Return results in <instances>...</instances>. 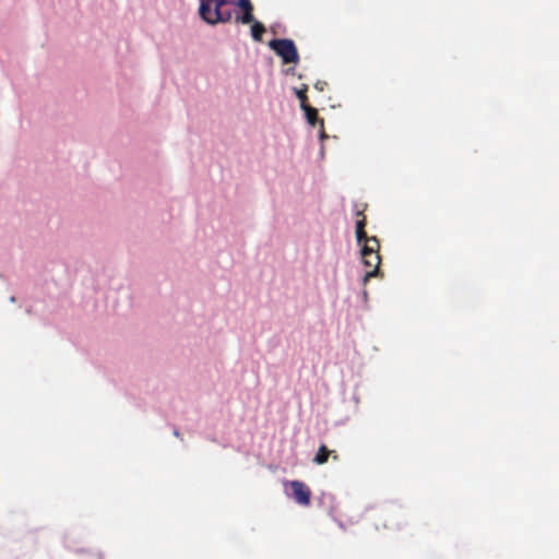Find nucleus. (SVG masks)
<instances>
[{
    "mask_svg": "<svg viewBox=\"0 0 559 559\" xmlns=\"http://www.w3.org/2000/svg\"><path fill=\"white\" fill-rule=\"evenodd\" d=\"M269 46L282 58L283 63H298L299 55L292 39H273Z\"/></svg>",
    "mask_w": 559,
    "mask_h": 559,
    "instance_id": "nucleus-1",
    "label": "nucleus"
},
{
    "mask_svg": "<svg viewBox=\"0 0 559 559\" xmlns=\"http://www.w3.org/2000/svg\"><path fill=\"white\" fill-rule=\"evenodd\" d=\"M226 3V0H218L215 9L212 11L211 7L205 1H201L199 9L201 17L209 24L230 21L231 13L223 11V7Z\"/></svg>",
    "mask_w": 559,
    "mask_h": 559,
    "instance_id": "nucleus-2",
    "label": "nucleus"
},
{
    "mask_svg": "<svg viewBox=\"0 0 559 559\" xmlns=\"http://www.w3.org/2000/svg\"><path fill=\"white\" fill-rule=\"evenodd\" d=\"M360 253L365 266L370 267L364 276V284H366L371 277L382 276V273L380 272V253L368 249H361Z\"/></svg>",
    "mask_w": 559,
    "mask_h": 559,
    "instance_id": "nucleus-3",
    "label": "nucleus"
},
{
    "mask_svg": "<svg viewBox=\"0 0 559 559\" xmlns=\"http://www.w3.org/2000/svg\"><path fill=\"white\" fill-rule=\"evenodd\" d=\"M289 487L293 491L295 501L304 507H308L311 502V490L310 488L300 480H292Z\"/></svg>",
    "mask_w": 559,
    "mask_h": 559,
    "instance_id": "nucleus-4",
    "label": "nucleus"
},
{
    "mask_svg": "<svg viewBox=\"0 0 559 559\" xmlns=\"http://www.w3.org/2000/svg\"><path fill=\"white\" fill-rule=\"evenodd\" d=\"M237 7L242 10V15L236 16V22L241 24H250L253 22V5L250 0H238Z\"/></svg>",
    "mask_w": 559,
    "mask_h": 559,
    "instance_id": "nucleus-5",
    "label": "nucleus"
},
{
    "mask_svg": "<svg viewBox=\"0 0 559 559\" xmlns=\"http://www.w3.org/2000/svg\"><path fill=\"white\" fill-rule=\"evenodd\" d=\"M330 456H332L334 461L338 460V454L336 453V451L329 450L325 444H321L312 461L318 465H323L328 462Z\"/></svg>",
    "mask_w": 559,
    "mask_h": 559,
    "instance_id": "nucleus-6",
    "label": "nucleus"
},
{
    "mask_svg": "<svg viewBox=\"0 0 559 559\" xmlns=\"http://www.w3.org/2000/svg\"><path fill=\"white\" fill-rule=\"evenodd\" d=\"M301 109L305 111L306 119L310 126L316 127V124L319 122L321 128H323L324 121L323 119H319L316 108L308 105L306 107L302 106Z\"/></svg>",
    "mask_w": 559,
    "mask_h": 559,
    "instance_id": "nucleus-7",
    "label": "nucleus"
},
{
    "mask_svg": "<svg viewBox=\"0 0 559 559\" xmlns=\"http://www.w3.org/2000/svg\"><path fill=\"white\" fill-rule=\"evenodd\" d=\"M251 23H252V26H251L252 38L254 40H257V41H261L262 40V36L265 33L264 25L262 23L258 22V21H254V20Z\"/></svg>",
    "mask_w": 559,
    "mask_h": 559,
    "instance_id": "nucleus-8",
    "label": "nucleus"
},
{
    "mask_svg": "<svg viewBox=\"0 0 559 559\" xmlns=\"http://www.w3.org/2000/svg\"><path fill=\"white\" fill-rule=\"evenodd\" d=\"M307 91H308V85L307 84H302L300 88H296L295 90V93H296V96L298 97L299 102H300V108H302V106H308V97H307Z\"/></svg>",
    "mask_w": 559,
    "mask_h": 559,
    "instance_id": "nucleus-9",
    "label": "nucleus"
},
{
    "mask_svg": "<svg viewBox=\"0 0 559 559\" xmlns=\"http://www.w3.org/2000/svg\"><path fill=\"white\" fill-rule=\"evenodd\" d=\"M361 249H368L374 252H379L380 241L376 236H370L369 239L361 246Z\"/></svg>",
    "mask_w": 559,
    "mask_h": 559,
    "instance_id": "nucleus-10",
    "label": "nucleus"
},
{
    "mask_svg": "<svg viewBox=\"0 0 559 559\" xmlns=\"http://www.w3.org/2000/svg\"><path fill=\"white\" fill-rule=\"evenodd\" d=\"M364 211L365 209H361V210H357L356 211V217H357V221H356V230H364L365 227H366V224H367V218L366 216L364 215Z\"/></svg>",
    "mask_w": 559,
    "mask_h": 559,
    "instance_id": "nucleus-11",
    "label": "nucleus"
},
{
    "mask_svg": "<svg viewBox=\"0 0 559 559\" xmlns=\"http://www.w3.org/2000/svg\"><path fill=\"white\" fill-rule=\"evenodd\" d=\"M370 236L367 235L366 230H356V239L359 245H364Z\"/></svg>",
    "mask_w": 559,
    "mask_h": 559,
    "instance_id": "nucleus-12",
    "label": "nucleus"
},
{
    "mask_svg": "<svg viewBox=\"0 0 559 559\" xmlns=\"http://www.w3.org/2000/svg\"><path fill=\"white\" fill-rule=\"evenodd\" d=\"M326 86H328V83L325 81H318L314 84V88L318 90L319 92H323Z\"/></svg>",
    "mask_w": 559,
    "mask_h": 559,
    "instance_id": "nucleus-13",
    "label": "nucleus"
}]
</instances>
